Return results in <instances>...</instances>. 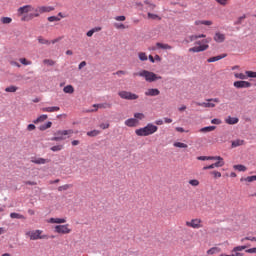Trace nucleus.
<instances>
[{
    "instance_id": "nucleus-1",
    "label": "nucleus",
    "mask_w": 256,
    "mask_h": 256,
    "mask_svg": "<svg viewBox=\"0 0 256 256\" xmlns=\"http://www.w3.org/2000/svg\"><path fill=\"white\" fill-rule=\"evenodd\" d=\"M51 11H55V7L53 6H38L35 8L33 5H24L18 8L17 13L19 16L24 15L21 18V21H32L39 17L43 13H51ZM30 13V14H28ZM28 14V15H27Z\"/></svg>"
},
{
    "instance_id": "nucleus-2",
    "label": "nucleus",
    "mask_w": 256,
    "mask_h": 256,
    "mask_svg": "<svg viewBox=\"0 0 256 256\" xmlns=\"http://www.w3.org/2000/svg\"><path fill=\"white\" fill-rule=\"evenodd\" d=\"M159 131V127L154 125L153 123H148L145 127L139 128L135 130V134L138 137H149V135H153Z\"/></svg>"
},
{
    "instance_id": "nucleus-3",
    "label": "nucleus",
    "mask_w": 256,
    "mask_h": 256,
    "mask_svg": "<svg viewBox=\"0 0 256 256\" xmlns=\"http://www.w3.org/2000/svg\"><path fill=\"white\" fill-rule=\"evenodd\" d=\"M134 76L144 77L145 81H147V83H154V81H159V80L163 79V77H161L149 70H141L138 73H134Z\"/></svg>"
},
{
    "instance_id": "nucleus-4",
    "label": "nucleus",
    "mask_w": 256,
    "mask_h": 256,
    "mask_svg": "<svg viewBox=\"0 0 256 256\" xmlns=\"http://www.w3.org/2000/svg\"><path fill=\"white\" fill-rule=\"evenodd\" d=\"M201 45V41H196L195 45H199V46H194L192 48L189 49L190 53H201L203 51H207V49H209V39H205L202 41Z\"/></svg>"
},
{
    "instance_id": "nucleus-5",
    "label": "nucleus",
    "mask_w": 256,
    "mask_h": 256,
    "mask_svg": "<svg viewBox=\"0 0 256 256\" xmlns=\"http://www.w3.org/2000/svg\"><path fill=\"white\" fill-rule=\"evenodd\" d=\"M75 132L73 130H60L55 133V137L51 138V141H65L68 137H71Z\"/></svg>"
},
{
    "instance_id": "nucleus-6",
    "label": "nucleus",
    "mask_w": 256,
    "mask_h": 256,
    "mask_svg": "<svg viewBox=\"0 0 256 256\" xmlns=\"http://www.w3.org/2000/svg\"><path fill=\"white\" fill-rule=\"evenodd\" d=\"M186 227H191V229H203V220H201V218H194L190 221H186Z\"/></svg>"
},
{
    "instance_id": "nucleus-7",
    "label": "nucleus",
    "mask_w": 256,
    "mask_h": 256,
    "mask_svg": "<svg viewBox=\"0 0 256 256\" xmlns=\"http://www.w3.org/2000/svg\"><path fill=\"white\" fill-rule=\"evenodd\" d=\"M215 103H220L219 98H211V99H208L207 102H196V105L198 107L213 109V107H215Z\"/></svg>"
},
{
    "instance_id": "nucleus-8",
    "label": "nucleus",
    "mask_w": 256,
    "mask_h": 256,
    "mask_svg": "<svg viewBox=\"0 0 256 256\" xmlns=\"http://www.w3.org/2000/svg\"><path fill=\"white\" fill-rule=\"evenodd\" d=\"M118 95L121 97V99H126L127 101H135L139 99V95L127 91H120Z\"/></svg>"
},
{
    "instance_id": "nucleus-9",
    "label": "nucleus",
    "mask_w": 256,
    "mask_h": 256,
    "mask_svg": "<svg viewBox=\"0 0 256 256\" xmlns=\"http://www.w3.org/2000/svg\"><path fill=\"white\" fill-rule=\"evenodd\" d=\"M54 231L60 235H69V233H71V228H69V224L56 225Z\"/></svg>"
},
{
    "instance_id": "nucleus-10",
    "label": "nucleus",
    "mask_w": 256,
    "mask_h": 256,
    "mask_svg": "<svg viewBox=\"0 0 256 256\" xmlns=\"http://www.w3.org/2000/svg\"><path fill=\"white\" fill-rule=\"evenodd\" d=\"M41 233H43V231H41V230H33V231L26 232V235L28 237H30L31 241H37V239H44V237L41 236Z\"/></svg>"
},
{
    "instance_id": "nucleus-11",
    "label": "nucleus",
    "mask_w": 256,
    "mask_h": 256,
    "mask_svg": "<svg viewBox=\"0 0 256 256\" xmlns=\"http://www.w3.org/2000/svg\"><path fill=\"white\" fill-rule=\"evenodd\" d=\"M233 85L236 87V89H248V87H251V82L240 80L235 81Z\"/></svg>"
},
{
    "instance_id": "nucleus-12",
    "label": "nucleus",
    "mask_w": 256,
    "mask_h": 256,
    "mask_svg": "<svg viewBox=\"0 0 256 256\" xmlns=\"http://www.w3.org/2000/svg\"><path fill=\"white\" fill-rule=\"evenodd\" d=\"M215 43H225V39H227V36L220 31L215 32L213 37Z\"/></svg>"
},
{
    "instance_id": "nucleus-13",
    "label": "nucleus",
    "mask_w": 256,
    "mask_h": 256,
    "mask_svg": "<svg viewBox=\"0 0 256 256\" xmlns=\"http://www.w3.org/2000/svg\"><path fill=\"white\" fill-rule=\"evenodd\" d=\"M146 97H157L158 95H161V91L157 88H149L145 92Z\"/></svg>"
},
{
    "instance_id": "nucleus-14",
    "label": "nucleus",
    "mask_w": 256,
    "mask_h": 256,
    "mask_svg": "<svg viewBox=\"0 0 256 256\" xmlns=\"http://www.w3.org/2000/svg\"><path fill=\"white\" fill-rule=\"evenodd\" d=\"M126 127H137L139 125V120L135 118H129L125 121Z\"/></svg>"
},
{
    "instance_id": "nucleus-15",
    "label": "nucleus",
    "mask_w": 256,
    "mask_h": 256,
    "mask_svg": "<svg viewBox=\"0 0 256 256\" xmlns=\"http://www.w3.org/2000/svg\"><path fill=\"white\" fill-rule=\"evenodd\" d=\"M156 49H164V50H167V49H173V47H171V45L169 44H163L161 42H157L156 43V47H153L152 48V51H156Z\"/></svg>"
},
{
    "instance_id": "nucleus-16",
    "label": "nucleus",
    "mask_w": 256,
    "mask_h": 256,
    "mask_svg": "<svg viewBox=\"0 0 256 256\" xmlns=\"http://www.w3.org/2000/svg\"><path fill=\"white\" fill-rule=\"evenodd\" d=\"M61 108L59 106H52V107H44L41 109L43 113H55L56 111H60Z\"/></svg>"
},
{
    "instance_id": "nucleus-17",
    "label": "nucleus",
    "mask_w": 256,
    "mask_h": 256,
    "mask_svg": "<svg viewBox=\"0 0 256 256\" xmlns=\"http://www.w3.org/2000/svg\"><path fill=\"white\" fill-rule=\"evenodd\" d=\"M225 57H227V54H221V55H218V56L208 58L207 62L208 63H215L216 61H221V59H225Z\"/></svg>"
},
{
    "instance_id": "nucleus-18",
    "label": "nucleus",
    "mask_w": 256,
    "mask_h": 256,
    "mask_svg": "<svg viewBox=\"0 0 256 256\" xmlns=\"http://www.w3.org/2000/svg\"><path fill=\"white\" fill-rule=\"evenodd\" d=\"M31 163H35V165H45V163H49V160L45 158H32Z\"/></svg>"
},
{
    "instance_id": "nucleus-19",
    "label": "nucleus",
    "mask_w": 256,
    "mask_h": 256,
    "mask_svg": "<svg viewBox=\"0 0 256 256\" xmlns=\"http://www.w3.org/2000/svg\"><path fill=\"white\" fill-rule=\"evenodd\" d=\"M225 123H227V125H237V123H239V118L228 116L225 119Z\"/></svg>"
},
{
    "instance_id": "nucleus-20",
    "label": "nucleus",
    "mask_w": 256,
    "mask_h": 256,
    "mask_svg": "<svg viewBox=\"0 0 256 256\" xmlns=\"http://www.w3.org/2000/svg\"><path fill=\"white\" fill-rule=\"evenodd\" d=\"M144 5L146 6L144 7L145 11H154L155 7H157V5L151 3L149 0H145Z\"/></svg>"
},
{
    "instance_id": "nucleus-21",
    "label": "nucleus",
    "mask_w": 256,
    "mask_h": 256,
    "mask_svg": "<svg viewBox=\"0 0 256 256\" xmlns=\"http://www.w3.org/2000/svg\"><path fill=\"white\" fill-rule=\"evenodd\" d=\"M93 107L95 108L92 111H97V109H111V104L104 103V104H94Z\"/></svg>"
},
{
    "instance_id": "nucleus-22",
    "label": "nucleus",
    "mask_w": 256,
    "mask_h": 256,
    "mask_svg": "<svg viewBox=\"0 0 256 256\" xmlns=\"http://www.w3.org/2000/svg\"><path fill=\"white\" fill-rule=\"evenodd\" d=\"M48 222L61 225L62 223H67V219H65V218H50Z\"/></svg>"
},
{
    "instance_id": "nucleus-23",
    "label": "nucleus",
    "mask_w": 256,
    "mask_h": 256,
    "mask_svg": "<svg viewBox=\"0 0 256 256\" xmlns=\"http://www.w3.org/2000/svg\"><path fill=\"white\" fill-rule=\"evenodd\" d=\"M245 145V140L242 139H236L232 141L231 147L234 149L235 147H241Z\"/></svg>"
},
{
    "instance_id": "nucleus-24",
    "label": "nucleus",
    "mask_w": 256,
    "mask_h": 256,
    "mask_svg": "<svg viewBox=\"0 0 256 256\" xmlns=\"http://www.w3.org/2000/svg\"><path fill=\"white\" fill-rule=\"evenodd\" d=\"M215 167H223V162H216L209 166H204L203 171H207L208 169H215Z\"/></svg>"
},
{
    "instance_id": "nucleus-25",
    "label": "nucleus",
    "mask_w": 256,
    "mask_h": 256,
    "mask_svg": "<svg viewBox=\"0 0 256 256\" xmlns=\"http://www.w3.org/2000/svg\"><path fill=\"white\" fill-rule=\"evenodd\" d=\"M217 129L216 126H206L199 130L200 133H211V131H215Z\"/></svg>"
},
{
    "instance_id": "nucleus-26",
    "label": "nucleus",
    "mask_w": 256,
    "mask_h": 256,
    "mask_svg": "<svg viewBox=\"0 0 256 256\" xmlns=\"http://www.w3.org/2000/svg\"><path fill=\"white\" fill-rule=\"evenodd\" d=\"M64 93H68L69 95H73L75 93V88L73 85H67L63 88Z\"/></svg>"
},
{
    "instance_id": "nucleus-27",
    "label": "nucleus",
    "mask_w": 256,
    "mask_h": 256,
    "mask_svg": "<svg viewBox=\"0 0 256 256\" xmlns=\"http://www.w3.org/2000/svg\"><path fill=\"white\" fill-rule=\"evenodd\" d=\"M210 161H217V163H222V167L225 165V161L221 156H210Z\"/></svg>"
},
{
    "instance_id": "nucleus-28",
    "label": "nucleus",
    "mask_w": 256,
    "mask_h": 256,
    "mask_svg": "<svg viewBox=\"0 0 256 256\" xmlns=\"http://www.w3.org/2000/svg\"><path fill=\"white\" fill-rule=\"evenodd\" d=\"M48 116L47 114H43L41 116H39L36 120L33 121V123H35V125H37V123H43V121H47Z\"/></svg>"
},
{
    "instance_id": "nucleus-29",
    "label": "nucleus",
    "mask_w": 256,
    "mask_h": 256,
    "mask_svg": "<svg viewBox=\"0 0 256 256\" xmlns=\"http://www.w3.org/2000/svg\"><path fill=\"white\" fill-rule=\"evenodd\" d=\"M99 31H101V27H95L89 30L86 35L87 37H93V34L99 33Z\"/></svg>"
},
{
    "instance_id": "nucleus-30",
    "label": "nucleus",
    "mask_w": 256,
    "mask_h": 256,
    "mask_svg": "<svg viewBox=\"0 0 256 256\" xmlns=\"http://www.w3.org/2000/svg\"><path fill=\"white\" fill-rule=\"evenodd\" d=\"M38 43H40V45H51V41L43 38V36L38 37Z\"/></svg>"
},
{
    "instance_id": "nucleus-31",
    "label": "nucleus",
    "mask_w": 256,
    "mask_h": 256,
    "mask_svg": "<svg viewBox=\"0 0 256 256\" xmlns=\"http://www.w3.org/2000/svg\"><path fill=\"white\" fill-rule=\"evenodd\" d=\"M51 125H53L52 122H47L46 124H43L39 127L40 131H47V129H51Z\"/></svg>"
},
{
    "instance_id": "nucleus-32",
    "label": "nucleus",
    "mask_w": 256,
    "mask_h": 256,
    "mask_svg": "<svg viewBox=\"0 0 256 256\" xmlns=\"http://www.w3.org/2000/svg\"><path fill=\"white\" fill-rule=\"evenodd\" d=\"M1 23H3V25H9L13 23V19L11 17H2Z\"/></svg>"
},
{
    "instance_id": "nucleus-33",
    "label": "nucleus",
    "mask_w": 256,
    "mask_h": 256,
    "mask_svg": "<svg viewBox=\"0 0 256 256\" xmlns=\"http://www.w3.org/2000/svg\"><path fill=\"white\" fill-rule=\"evenodd\" d=\"M10 217H11V219H25L23 214H19V213H16V212L10 213Z\"/></svg>"
},
{
    "instance_id": "nucleus-34",
    "label": "nucleus",
    "mask_w": 256,
    "mask_h": 256,
    "mask_svg": "<svg viewBox=\"0 0 256 256\" xmlns=\"http://www.w3.org/2000/svg\"><path fill=\"white\" fill-rule=\"evenodd\" d=\"M138 59L140 61H147V59H149V57L147 56V53L145 52H139L138 53Z\"/></svg>"
},
{
    "instance_id": "nucleus-35",
    "label": "nucleus",
    "mask_w": 256,
    "mask_h": 256,
    "mask_svg": "<svg viewBox=\"0 0 256 256\" xmlns=\"http://www.w3.org/2000/svg\"><path fill=\"white\" fill-rule=\"evenodd\" d=\"M235 79H241V81H245L247 79V74L243 73H234Z\"/></svg>"
},
{
    "instance_id": "nucleus-36",
    "label": "nucleus",
    "mask_w": 256,
    "mask_h": 256,
    "mask_svg": "<svg viewBox=\"0 0 256 256\" xmlns=\"http://www.w3.org/2000/svg\"><path fill=\"white\" fill-rule=\"evenodd\" d=\"M73 187V184H65L58 187V191H68V189H71Z\"/></svg>"
},
{
    "instance_id": "nucleus-37",
    "label": "nucleus",
    "mask_w": 256,
    "mask_h": 256,
    "mask_svg": "<svg viewBox=\"0 0 256 256\" xmlns=\"http://www.w3.org/2000/svg\"><path fill=\"white\" fill-rule=\"evenodd\" d=\"M221 252V249L217 248V247H213V248H210L208 251H207V254L208 255H215V253H220Z\"/></svg>"
},
{
    "instance_id": "nucleus-38",
    "label": "nucleus",
    "mask_w": 256,
    "mask_h": 256,
    "mask_svg": "<svg viewBox=\"0 0 256 256\" xmlns=\"http://www.w3.org/2000/svg\"><path fill=\"white\" fill-rule=\"evenodd\" d=\"M148 19H152L153 21L157 20L161 21V17L157 14H153L151 12H148Z\"/></svg>"
},
{
    "instance_id": "nucleus-39",
    "label": "nucleus",
    "mask_w": 256,
    "mask_h": 256,
    "mask_svg": "<svg viewBox=\"0 0 256 256\" xmlns=\"http://www.w3.org/2000/svg\"><path fill=\"white\" fill-rule=\"evenodd\" d=\"M234 169H236V171H240V172L247 171V167H245V165H242V164L234 165Z\"/></svg>"
},
{
    "instance_id": "nucleus-40",
    "label": "nucleus",
    "mask_w": 256,
    "mask_h": 256,
    "mask_svg": "<svg viewBox=\"0 0 256 256\" xmlns=\"http://www.w3.org/2000/svg\"><path fill=\"white\" fill-rule=\"evenodd\" d=\"M101 131L99 130H92L87 132L88 137H97V135H100Z\"/></svg>"
},
{
    "instance_id": "nucleus-41",
    "label": "nucleus",
    "mask_w": 256,
    "mask_h": 256,
    "mask_svg": "<svg viewBox=\"0 0 256 256\" xmlns=\"http://www.w3.org/2000/svg\"><path fill=\"white\" fill-rule=\"evenodd\" d=\"M240 181H247V183H253V181H256V176H248L246 178H241Z\"/></svg>"
},
{
    "instance_id": "nucleus-42",
    "label": "nucleus",
    "mask_w": 256,
    "mask_h": 256,
    "mask_svg": "<svg viewBox=\"0 0 256 256\" xmlns=\"http://www.w3.org/2000/svg\"><path fill=\"white\" fill-rule=\"evenodd\" d=\"M247 249V246H236L233 248L231 253H239V251H243Z\"/></svg>"
},
{
    "instance_id": "nucleus-43",
    "label": "nucleus",
    "mask_w": 256,
    "mask_h": 256,
    "mask_svg": "<svg viewBox=\"0 0 256 256\" xmlns=\"http://www.w3.org/2000/svg\"><path fill=\"white\" fill-rule=\"evenodd\" d=\"M134 119H136V121H143V119H145V114L143 113H135L134 114Z\"/></svg>"
},
{
    "instance_id": "nucleus-44",
    "label": "nucleus",
    "mask_w": 256,
    "mask_h": 256,
    "mask_svg": "<svg viewBox=\"0 0 256 256\" xmlns=\"http://www.w3.org/2000/svg\"><path fill=\"white\" fill-rule=\"evenodd\" d=\"M174 147H178L179 149H187L188 146L183 142H175Z\"/></svg>"
},
{
    "instance_id": "nucleus-45",
    "label": "nucleus",
    "mask_w": 256,
    "mask_h": 256,
    "mask_svg": "<svg viewBox=\"0 0 256 256\" xmlns=\"http://www.w3.org/2000/svg\"><path fill=\"white\" fill-rule=\"evenodd\" d=\"M245 19H247V16L244 14L240 17H238L237 21L234 23V25H241V23H243V21H245Z\"/></svg>"
},
{
    "instance_id": "nucleus-46",
    "label": "nucleus",
    "mask_w": 256,
    "mask_h": 256,
    "mask_svg": "<svg viewBox=\"0 0 256 256\" xmlns=\"http://www.w3.org/2000/svg\"><path fill=\"white\" fill-rule=\"evenodd\" d=\"M6 93H15L17 91V87L16 86H9L7 88H5Z\"/></svg>"
},
{
    "instance_id": "nucleus-47",
    "label": "nucleus",
    "mask_w": 256,
    "mask_h": 256,
    "mask_svg": "<svg viewBox=\"0 0 256 256\" xmlns=\"http://www.w3.org/2000/svg\"><path fill=\"white\" fill-rule=\"evenodd\" d=\"M210 174L214 177V179H221V172L219 171H211Z\"/></svg>"
},
{
    "instance_id": "nucleus-48",
    "label": "nucleus",
    "mask_w": 256,
    "mask_h": 256,
    "mask_svg": "<svg viewBox=\"0 0 256 256\" xmlns=\"http://www.w3.org/2000/svg\"><path fill=\"white\" fill-rule=\"evenodd\" d=\"M48 21L50 23H54V22H57V21H61V18H59V16H50V17H48Z\"/></svg>"
},
{
    "instance_id": "nucleus-49",
    "label": "nucleus",
    "mask_w": 256,
    "mask_h": 256,
    "mask_svg": "<svg viewBox=\"0 0 256 256\" xmlns=\"http://www.w3.org/2000/svg\"><path fill=\"white\" fill-rule=\"evenodd\" d=\"M136 7L137 9H139L140 11H145V2H136Z\"/></svg>"
},
{
    "instance_id": "nucleus-50",
    "label": "nucleus",
    "mask_w": 256,
    "mask_h": 256,
    "mask_svg": "<svg viewBox=\"0 0 256 256\" xmlns=\"http://www.w3.org/2000/svg\"><path fill=\"white\" fill-rule=\"evenodd\" d=\"M43 64L44 65H49L50 67H53V65H55V61H53L51 59H45V60H43Z\"/></svg>"
},
{
    "instance_id": "nucleus-51",
    "label": "nucleus",
    "mask_w": 256,
    "mask_h": 256,
    "mask_svg": "<svg viewBox=\"0 0 256 256\" xmlns=\"http://www.w3.org/2000/svg\"><path fill=\"white\" fill-rule=\"evenodd\" d=\"M198 161H211V156H198Z\"/></svg>"
},
{
    "instance_id": "nucleus-52",
    "label": "nucleus",
    "mask_w": 256,
    "mask_h": 256,
    "mask_svg": "<svg viewBox=\"0 0 256 256\" xmlns=\"http://www.w3.org/2000/svg\"><path fill=\"white\" fill-rule=\"evenodd\" d=\"M245 75H246L247 79H248V77L256 78V72H253V71H246Z\"/></svg>"
},
{
    "instance_id": "nucleus-53",
    "label": "nucleus",
    "mask_w": 256,
    "mask_h": 256,
    "mask_svg": "<svg viewBox=\"0 0 256 256\" xmlns=\"http://www.w3.org/2000/svg\"><path fill=\"white\" fill-rule=\"evenodd\" d=\"M189 185H192V187H199V180L197 179L190 180Z\"/></svg>"
},
{
    "instance_id": "nucleus-54",
    "label": "nucleus",
    "mask_w": 256,
    "mask_h": 256,
    "mask_svg": "<svg viewBox=\"0 0 256 256\" xmlns=\"http://www.w3.org/2000/svg\"><path fill=\"white\" fill-rule=\"evenodd\" d=\"M51 151L57 152V151H61L63 149V145H56L50 148Z\"/></svg>"
},
{
    "instance_id": "nucleus-55",
    "label": "nucleus",
    "mask_w": 256,
    "mask_h": 256,
    "mask_svg": "<svg viewBox=\"0 0 256 256\" xmlns=\"http://www.w3.org/2000/svg\"><path fill=\"white\" fill-rule=\"evenodd\" d=\"M114 27L115 29H127V27L122 23H114Z\"/></svg>"
},
{
    "instance_id": "nucleus-56",
    "label": "nucleus",
    "mask_w": 256,
    "mask_h": 256,
    "mask_svg": "<svg viewBox=\"0 0 256 256\" xmlns=\"http://www.w3.org/2000/svg\"><path fill=\"white\" fill-rule=\"evenodd\" d=\"M216 3H218V5H222L223 7H225V5H227V3H229V0H215Z\"/></svg>"
},
{
    "instance_id": "nucleus-57",
    "label": "nucleus",
    "mask_w": 256,
    "mask_h": 256,
    "mask_svg": "<svg viewBox=\"0 0 256 256\" xmlns=\"http://www.w3.org/2000/svg\"><path fill=\"white\" fill-rule=\"evenodd\" d=\"M19 61L22 63V65H31V61H28L25 58H20Z\"/></svg>"
},
{
    "instance_id": "nucleus-58",
    "label": "nucleus",
    "mask_w": 256,
    "mask_h": 256,
    "mask_svg": "<svg viewBox=\"0 0 256 256\" xmlns=\"http://www.w3.org/2000/svg\"><path fill=\"white\" fill-rule=\"evenodd\" d=\"M212 125H221V119L214 118L211 120Z\"/></svg>"
},
{
    "instance_id": "nucleus-59",
    "label": "nucleus",
    "mask_w": 256,
    "mask_h": 256,
    "mask_svg": "<svg viewBox=\"0 0 256 256\" xmlns=\"http://www.w3.org/2000/svg\"><path fill=\"white\" fill-rule=\"evenodd\" d=\"M244 241H256L255 237H245L241 239V242L243 243Z\"/></svg>"
},
{
    "instance_id": "nucleus-60",
    "label": "nucleus",
    "mask_w": 256,
    "mask_h": 256,
    "mask_svg": "<svg viewBox=\"0 0 256 256\" xmlns=\"http://www.w3.org/2000/svg\"><path fill=\"white\" fill-rule=\"evenodd\" d=\"M114 19H115V21L123 22V21H125L127 18H126L125 16H116Z\"/></svg>"
},
{
    "instance_id": "nucleus-61",
    "label": "nucleus",
    "mask_w": 256,
    "mask_h": 256,
    "mask_svg": "<svg viewBox=\"0 0 256 256\" xmlns=\"http://www.w3.org/2000/svg\"><path fill=\"white\" fill-rule=\"evenodd\" d=\"M202 25L211 26V25H213V21H211V20H203Z\"/></svg>"
},
{
    "instance_id": "nucleus-62",
    "label": "nucleus",
    "mask_w": 256,
    "mask_h": 256,
    "mask_svg": "<svg viewBox=\"0 0 256 256\" xmlns=\"http://www.w3.org/2000/svg\"><path fill=\"white\" fill-rule=\"evenodd\" d=\"M35 129H36V127H35L34 124H29V125L27 126V131H35Z\"/></svg>"
},
{
    "instance_id": "nucleus-63",
    "label": "nucleus",
    "mask_w": 256,
    "mask_h": 256,
    "mask_svg": "<svg viewBox=\"0 0 256 256\" xmlns=\"http://www.w3.org/2000/svg\"><path fill=\"white\" fill-rule=\"evenodd\" d=\"M100 129H109V123H102L100 124Z\"/></svg>"
},
{
    "instance_id": "nucleus-64",
    "label": "nucleus",
    "mask_w": 256,
    "mask_h": 256,
    "mask_svg": "<svg viewBox=\"0 0 256 256\" xmlns=\"http://www.w3.org/2000/svg\"><path fill=\"white\" fill-rule=\"evenodd\" d=\"M246 253H256V247L255 248L247 249Z\"/></svg>"
}]
</instances>
